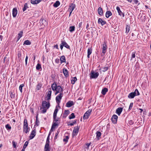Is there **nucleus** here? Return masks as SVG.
<instances>
[{
    "label": "nucleus",
    "mask_w": 151,
    "mask_h": 151,
    "mask_svg": "<svg viewBox=\"0 0 151 151\" xmlns=\"http://www.w3.org/2000/svg\"><path fill=\"white\" fill-rule=\"evenodd\" d=\"M75 8V5L73 3L71 4L69 6V7L68 9V11L69 12H72L73 10Z\"/></svg>",
    "instance_id": "obj_11"
},
{
    "label": "nucleus",
    "mask_w": 151,
    "mask_h": 151,
    "mask_svg": "<svg viewBox=\"0 0 151 151\" xmlns=\"http://www.w3.org/2000/svg\"><path fill=\"white\" fill-rule=\"evenodd\" d=\"M75 117L74 114L73 113H72L69 116V118L70 119L74 118Z\"/></svg>",
    "instance_id": "obj_42"
},
{
    "label": "nucleus",
    "mask_w": 151,
    "mask_h": 151,
    "mask_svg": "<svg viewBox=\"0 0 151 151\" xmlns=\"http://www.w3.org/2000/svg\"><path fill=\"white\" fill-rule=\"evenodd\" d=\"M74 105V102L72 101H69L66 104V106L70 107Z\"/></svg>",
    "instance_id": "obj_16"
},
{
    "label": "nucleus",
    "mask_w": 151,
    "mask_h": 151,
    "mask_svg": "<svg viewBox=\"0 0 151 151\" xmlns=\"http://www.w3.org/2000/svg\"><path fill=\"white\" fill-rule=\"evenodd\" d=\"M118 118L117 116L115 114L113 115L111 118V120L112 122L114 124L116 123Z\"/></svg>",
    "instance_id": "obj_12"
},
{
    "label": "nucleus",
    "mask_w": 151,
    "mask_h": 151,
    "mask_svg": "<svg viewBox=\"0 0 151 151\" xmlns=\"http://www.w3.org/2000/svg\"><path fill=\"white\" fill-rule=\"evenodd\" d=\"M135 52H132L131 58V60H132V59L133 58H134L135 57Z\"/></svg>",
    "instance_id": "obj_40"
},
{
    "label": "nucleus",
    "mask_w": 151,
    "mask_h": 151,
    "mask_svg": "<svg viewBox=\"0 0 151 151\" xmlns=\"http://www.w3.org/2000/svg\"><path fill=\"white\" fill-rule=\"evenodd\" d=\"M116 9L119 15L121 16H122V17H124V14L122 13L120 10V8L118 6L116 7Z\"/></svg>",
    "instance_id": "obj_13"
},
{
    "label": "nucleus",
    "mask_w": 151,
    "mask_h": 151,
    "mask_svg": "<svg viewBox=\"0 0 151 151\" xmlns=\"http://www.w3.org/2000/svg\"><path fill=\"white\" fill-rule=\"evenodd\" d=\"M28 143H29V142L28 141H26L25 142V143L24 145L23 148L25 149V148L28 145Z\"/></svg>",
    "instance_id": "obj_45"
},
{
    "label": "nucleus",
    "mask_w": 151,
    "mask_h": 151,
    "mask_svg": "<svg viewBox=\"0 0 151 151\" xmlns=\"http://www.w3.org/2000/svg\"><path fill=\"white\" fill-rule=\"evenodd\" d=\"M60 2L58 1H57L54 4L53 6L55 7H57L60 5Z\"/></svg>",
    "instance_id": "obj_32"
},
{
    "label": "nucleus",
    "mask_w": 151,
    "mask_h": 151,
    "mask_svg": "<svg viewBox=\"0 0 151 151\" xmlns=\"http://www.w3.org/2000/svg\"><path fill=\"white\" fill-rule=\"evenodd\" d=\"M76 123V121L75 120L72 123H71L69 124V125L70 126H73V125L74 124Z\"/></svg>",
    "instance_id": "obj_54"
},
{
    "label": "nucleus",
    "mask_w": 151,
    "mask_h": 151,
    "mask_svg": "<svg viewBox=\"0 0 151 151\" xmlns=\"http://www.w3.org/2000/svg\"><path fill=\"white\" fill-rule=\"evenodd\" d=\"M133 103H131L130 104V105L129 106V110H130L132 109V107L133 106Z\"/></svg>",
    "instance_id": "obj_52"
},
{
    "label": "nucleus",
    "mask_w": 151,
    "mask_h": 151,
    "mask_svg": "<svg viewBox=\"0 0 151 151\" xmlns=\"http://www.w3.org/2000/svg\"><path fill=\"white\" fill-rule=\"evenodd\" d=\"M79 127L78 126L75 127H74L73 132L72 134L73 137L76 136L78 132Z\"/></svg>",
    "instance_id": "obj_6"
},
{
    "label": "nucleus",
    "mask_w": 151,
    "mask_h": 151,
    "mask_svg": "<svg viewBox=\"0 0 151 151\" xmlns=\"http://www.w3.org/2000/svg\"><path fill=\"white\" fill-rule=\"evenodd\" d=\"M17 56L19 61H21L23 60V58L22 57V53L21 51H19L17 54Z\"/></svg>",
    "instance_id": "obj_14"
},
{
    "label": "nucleus",
    "mask_w": 151,
    "mask_h": 151,
    "mask_svg": "<svg viewBox=\"0 0 151 151\" xmlns=\"http://www.w3.org/2000/svg\"><path fill=\"white\" fill-rule=\"evenodd\" d=\"M69 139V137L68 136L65 137V138L63 139V141L66 142H67Z\"/></svg>",
    "instance_id": "obj_51"
},
{
    "label": "nucleus",
    "mask_w": 151,
    "mask_h": 151,
    "mask_svg": "<svg viewBox=\"0 0 151 151\" xmlns=\"http://www.w3.org/2000/svg\"><path fill=\"white\" fill-rule=\"evenodd\" d=\"M55 48L57 49H58V45H56L54 46Z\"/></svg>",
    "instance_id": "obj_63"
},
{
    "label": "nucleus",
    "mask_w": 151,
    "mask_h": 151,
    "mask_svg": "<svg viewBox=\"0 0 151 151\" xmlns=\"http://www.w3.org/2000/svg\"><path fill=\"white\" fill-rule=\"evenodd\" d=\"M59 59H57L55 60V62L57 63H58L59 62Z\"/></svg>",
    "instance_id": "obj_61"
},
{
    "label": "nucleus",
    "mask_w": 151,
    "mask_h": 151,
    "mask_svg": "<svg viewBox=\"0 0 151 151\" xmlns=\"http://www.w3.org/2000/svg\"><path fill=\"white\" fill-rule=\"evenodd\" d=\"M108 68L107 66L104 67L103 68H102V71L103 72H105L106 70H108Z\"/></svg>",
    "instance_id": "obj_49"
},
{
    "label": "nucleus",
    "mask_w": 151,
    "mask_h": 151,
    "mask_svg": "<svg viewBox=\"0 0 151 151\" xmlns=\"http://www.w3.org/2000/svg\"><path fill=\"white\" fill-rule=\"evenodd\" d=\"M82 24V22H81L80 23H79L78 25V27L79 28V29H81V26Z\"/></svg>",
    "instance_id": "obj_53"
},
{
    "label": "nucleus",
    "mask_w": 151,
    "mask_h": 151,
    "mask_svg": "<svg viewBox=\"0 0 151 151\" xmlns=\"http://www.w3.org/2000/svg\"><path fill=\"white\" fill-rule=\"evenodd\" d=\"M99 75V73L98 72L95 73L93 71L91 72V73L90 77L91 78H96Z\"/></svg>",
    "instance_id": "obj_8"
},
{
    "label": "nucleus",
    "mask_w": 151,
    "mask_h": 151,
    "mask_svg": "<svg viewBox=\"0 0 151 151\" xmlns=\"http://www.w3.org/2000/svg\"><path fill=\"white\" fill-rule=\"evenodd\" d=\"M63 45H62V44L61 43L60 45V48L61 50H62L63 47Z\"/></svg>",
    "instance_id": "obj_62"
},
{
    "label": "nucleus",
    "mask_w": 151,
    "mask_h": 151,
    "mask_svg": "<svg viewBox=\"0 0 151 151\" xmlns=\"http://www.w3.org/2000/svg\"><path fill=\"white\" fill-rule=\"evenodd\" d=\"M41 68V67L40 64L39 63H38L36 67V69L37 70H39Z\"/></svg>",
    "instance_id": "obj_46"
},
{
    "label": "nucleus",
    "mask_w": 151,
    "mask_h": 151,
    "mask_svg": "<svg viewBox=\"0 0 151 151\" xmlns=\"http://www.w3.org/2000/svg\"><path fill=\"white\" fill-rule=\"evenodd\" d=\"M17 14V10L16 8H14L12 10V15L14 17H16Z\"/></svg>",
    "instance_id": "obj_18"
},
{
    "label": "nucleus",
    "mask_w": 151,
    "mask_h": 151,
    "mask_svg": "<svg viewBox=\"0 0 151 151\" xmlns=\"http://www.w3.org/2000/svg\"><path fill=\"white\" fill-rule=\"evenodd\" d=\"M111 12L110 11H107L106 13V18H109L110 16L112 15Z\"/></svg>",
    "instance_id": "obj_29"
},
{
    "label": "nucleus",
    "mask_w": 151,
    "mask_h": 151,
    "mask_svg": "<svg viewBox=\"0 0 151 151\" xmlns=\"http://www.w3.org/2000/svg\"><path fill=\"white\" fill-rule=\"evenodd\" d=\"M98 23L99 24H101L103 26L106 24V22L105 21L103 20L102 19L99 18L98 20Z\"/></svg>",
    "instance_id": "obj_15"
},
{
    "label": "nucleus",
    "mask_w": 151,
    "mask_h": 151,
    "mask_svg": "<svg viewBox=\"0 0 151 151\" xmlns=\"http://www.w3.org/2000/svg\"><path fill=\"white\" fill-rule=\"evenodd\" d=\"M92 50L90 48H89L88 49V55L87 57L89 58L90 57V55L92 53Z\"/></svg>",
    "instance_id": "obj_30"
},
{
    "label": "nucleus",
    "mask_w": 151,
    "mask_h": 151,
    "mask_svg": "<svg viewBox=\"0 0 151 151\" xmlns=\"http://www.w3.org/2000/svg\"><path fill=\"white\" fill-rule=\"evenodd\" d=\"M99 14L100 16H102L103 14V10L101 7L99 8L98 10Z\"/></svg>",
    "instance_id": "obj_27"
},
{
    "label": "nucleus",
    "mask_w": 151,
    "mask_h": 151,
    "mask_svg": "<svg viewBox=\"0 0 151 151\" xmlns=\"http://www.w3.org/2000/svg\"><path fill=\"white\" fill-rule=\"evenodd\" d=\"M47 144H49V136L48 137L46 141V143Z\"/></svg>",
    "instance_id": "obj_57"
},
{
    "label": "nucleus",
    "mask_w": 151,
    "mask_h": 151,
    "mask_svg": "<svg viewBox=\"0 0 151 151\" xmlns=\"http://www.w3.org/2000/svg\"><path fill=\"white\" fill-rule=\"evenodd\" d=\"M61 43L64 46L67 48H69L70 46L68 45L66 42L64 41H61Z\"/></svg>",
    "instance_id": "obj_24"
},
{
    "label": "nucleus",
    "mask_w": 151,
    "mask_h": 151,
    "mask_svg": "<svg viewBox=\"0 0 151 151\" xmlns=\"http://www.w3.org/2000/svg\"><path fill=\"white\" fill-rule=\"evenodd\" d=\"M108 89L107 88H104L103 89H102L101 93L103 95H105L106 93L108 91Z\"/></svg>",
    "instance_id": "obj_26"
},
{
    "label": "nucleus",
    "mask_w": 151,
    "mask_h": 151,
    "mask_svg": "<svg viewBox=\"0 0 151 151\" xmlns=\"http://www.w3.org/2000/svg\"><path fill=\"white\" fill-rule=\"evenodd\" d=\"M29 128L28 127L27 120L26 119H24V121L23 131L27 133L29 132Z\"/></svg>",
    "instance_id": "obj_3"
},
{
    "label": "nucleus",
    "mask_w": 151,
    "mask_h": 151,
    "mask_svg": "<svg viewBox=\"0 0 151 151\" xmlns=\"http://www.w3.org/2000/svg\"><path fill=\"white\" fill-rule=\"evenodd\" d=\"M52 91L51 89L48 91L46 98L47 100H49L51 99Z\"/></svg>",
    "instance_id": "obj_17"
},
{
    "label": "nucleus",
    "mask_w": 151,
    "mask_h": 151,
    "mask_svg": "<svg viewBox=\"0 0 151 151\" xmlns=\"http://www.w3.org/2000/svg\"><path fill=\"white\" fill-rule=\"evenodd\" d=\"M75 27L74 26H70L69 27V31L70 32H73L75 30Z\"/></svg>",
    "instance_id": "obj_38"
},
{
    "label": "nucleus",
    "mask_w": 151,
    "mask_h": 151,
    "mask_svg": "<svg viewBox=\"0 0 151 151\" xmlns=\"http://www.w3.org/2000/svg\"><path fill=\"white\" fill-rule=\"evenodd\" d=\"M139 110L140 111V113H142V111H143V110L141 109H139Z\"/></svg>",
    "instance_id": "obj_64"
},
{
    "label": "nucleus",
    "mask_w": 151,
    "mask_h": 151,
    "mask_svg": "<svg viewBox=\"0 0 151 151\" xmlns=\"http://www.w3.org/2000/svg\"><path fill=\"white\" fill-rule=\"evenodd\" d=\"M63 93H60L56 97V102L57 104H59V103L60 102V101L63 96Z\"/></svg>",
    "instance_id": "obj_7"
},
{
    "label": "nucleus",
    "mask_w": 151,
    "mask_h": 151,
    "mask_svg": "<svg viewBox=\"0 0 151 151\" xmlns=\"http://www.w3.org/2000/svg\"><path fill=\"white\" fill-rule=\"evenodd\" d=\"M123 109L121 107L118 108L116 111V113L119 115L122 111Z\"/></svg>",
    "instance_id": "obj_21"
},
{
    "label": "nucleus",
    "mask_w": 151,
    "mask_h": 151,
    "mask_svg": "<svg viewBox=\"0 0 151 151\" xmlns=\"http://www.w3.org/2000/svg\"><path fill=\"white\" fill-rule=\"evenodd\" d=\"M69 113V111L68 110H65L63 114V115L65 116H66Z\"/></svg>",
    "instance_id": "obj_36"
},
{
    "label": "nucleus",
    "mask_w": 151,
    "mask_h": 151,
    "mask_svg": "<svg viewBox=\"0 0 151 151\" xmlns=\"http://www.w3.org/2000/svg\"><path fill=\"white\" fill-rule=\"evenodd\" d=\"M5 127L6 129L9 130H10L11 129V127L9 124L6 125Z\"/></svg>",
    "instance_id": "obj_50"
},
{
    "label": "nucleus",
    "mask_w": 151,
    "mask_h": 151,
    "mask_svg": "<svg viewBox=\"0 0 151 151\" xmlns=\"http://www.w3.org/2000/svg\"><path fill=\"white\" fill-rule=\"evenodd\" d=\"M23 32L22 31H21L18 34V36L17 37L18 40H19L21 37L22 36Z\"/></svg>",
    "instance_id": "obj_34"
},
{
    "label": "nucleus",
    "mask_w": 151,
    "mask_h": 151,
    "mask_svg": "<svg viewBox=\"0 0 151 151\" xmlns=\"http://www.w3.org/2000/svg\"><path fill=\"white\" fill-rule=\"evenodd\" d=\"M92 111V109H89L86 111L83 116V119H88Z\"/></svg>",
    "instance_id": "obj_5"
},
{
    "label": "nucleus",
    "mask_w": 151,
    "mask_h": 151,
    "mask_svg": "<svg viewBox=\"0 0 151 151\" xmlns=\"http://www.w3.org/2000/svg\"><path fill=\"white\" fill-rule=\"evenodd\" d=\"M49 146V144L46 143L45 147V151H50Z\"/></svg>",
    "instance_id": "obj_31"
},
{
    "label": "nucleus",
    "mask_w": 151,
    "mask_h": 151,
    "mask_svg": "<svg viewBox=\"0 0 151 151\" xmlns=\"http://www.w3.org/2000/svg\"><path fill=\"white\" fill-rule=\"evenodd\" d=\"M59 133V132L58 131H57V132L56 133H55V138H57V137L58 134Z\"/></svg>",
    "instance_id": "obj_58"
},
{
    "label": "nucleus",
    "mask_w": 151,
    "mask_h": 151,
    "mask_svg": "<svg viewBox=\"0 0 151 151\" xmlns=\"http://www.w3.org/2000/svg\"><path fill=\"white\" fill-rule=\"evenodd\" d=\"M107 49V47L106 43L105 42H104V43L102 45V53L104 55L106 52Z\"/></svg>",
    "instance_id": "obj_9"
},
{
    "label": "nucleus",
    "mask_w": 151,
    "mask_h": 151,
    "mask_svg": "<svg viewBox=\"0 0 151 151\" xmlns=\"http://www.w3.org/2000/svg\"><path fill=\"white\" fill-rule=\"evenodd\" d=\"M96 137L97 139L98 140H99V138L100 137L101 135V133L100 132L97 131L96 133Z\"/></svg>",
    "instance_id": "obj_33"
},
{
    "label": "nucleus",
    "mask_w": 151,
    "mask_h": 151,
    "mask_svg": "<svg viewBox=\"0 0 151 151\" xmlns=\"http://www.w3.org/2000/svg\"><path fill=\"white\" fill-rule=\"evenodd\" d=\"M41 84L40 83H38L37 86V90H40L41 88Z\"/></svg>",
    "instance_id": "obj_48"
},
{
    "label": "nucleus",
    "mask_w": 151,
    "mask_h": 151,
    "mask_svg": "<svg viewBox=\"0 0 151 151\" xmlns=\"http://www.w3.org/2000/svg\"><path fill=\"white\" fill-rule=\"evenodd\" d=\"M40 23L41 25L45 26L47 24V22L46 20L44 19H41L40 20Z\"/></svg>",
    "instance_id": "obj_19"
},
{
    "label": "nucleus",
    "mask_w": 151,
    "mask_h": 151,
    "mask_svg": "<svg viewBox=\"0 0 151 151\" xmlns=\"http://www.w3.org/2000/svg\"><path fill=\"white\" fill-rule=\"evenodd\" d=\"M63 72L64 74L65 77H67L68 76L69 74L67 70L65 68H63Z\"/></svg>",
    "instance_id": "obj_22"
},
{
    "label": "nucleus",
    "mask_w": 151,
    "mask_h": 151,
    "mask_svg": "<svg viewBox=\"0 0 151 151\" xmlns=\"http://www.w3.org/2000/svg\"><path fill=\"white\" fill-rule=\"evenodd\" d=\"M31 44V42L28 40H25L24 42V45H29Z\"/></svg>",
    "instance_id": "obj_37"
},
{
    "label": "nucleus",
    "mask_w": 151,
    "mask_h": 151,
    "mask_svg": "<svg viewBox=\"0 0 151 151\" xmlns=\"http://www.w3.org/2000/svg\"><path fill=\"white\" fill-rule=\"evenodd\" d=\"M59 124V123L58 122H54L52 125L50 131V132H51L52 131H53L55 129V128L56 127L58 126Z\"/></svg>",
    "instance_id": "obj_10"
},
{
    "label": "nucleus",
    "mask_w": 151,
    "mask_h": 151,
    "mask_svg": "<svg viewBox=\"0 0 151 151\" xmlns=\"http://www.w3.org/2000/svg\"><path fill=\"white\" fill-rule=\"evenodd\" d=\"M58 110L57 108V106L56 107L55 109L54 110L53 113V119L54 122L55 121L56 122L59 121V118L58 117H57V114L58 111Z\"/></svg>",
    "instance_id": "obj_4"
},
{
    "label": "nucleus",
    "mask_w": 151,
    "mask_h": 151,
    "mask_svg": "<svg viewBox=\"0 0 151 151\" xmlns=\"http://www.w3.org/2000/svg\"><path fill=\"white\" fill-rule=\"evenodd\" d=\"M28 58V57L27 56L26 57V58H25V64H26V65H27V61Z\"/></svg>",
    "instance_id": "obj_59"
},
{
    "label": "nucleus",
    "mask_w": 151,
    "mask_h": 151,
    "mask_svg": "<svg viewBox=\"0 0 151 151\" xmlns=\"http://www.w3.org/2000/svg\"><path fill=\"white\" fill-rule=\"evenodd\" d=\"M133 2L135 4H137L138 2L137 0H132Z\"/></svg>",
    "instance_id": "obj_55"
},
{
    "label": "nucleus",
    "mask_w": 151,
    "mask_h": 151,
    "mask_svg": "<svg viewBox=\"0 0 151 151\" xmlns=\"http://www.w3.org/2000/svg\"><path fill=\"white\" fill-rule=\"evenodd\" d=\"M36 132V130L35 129H34L32 132L30 136V137L31 139H33L35 136Z\"/></svg>",
    "instance_id": "obj_20"
},
{
    "label": "nucleus",
    "mask_w": 151,
    "mask_h": 151,
    "mask_svg": "<svg viewBox=\"0 0 151 151\" xmlns=\"http://www.w3.org/2000/svg\"><path fill=\"white\" fill-rule=\"evenodd\" d=\"M12 145L13 147L14 148H15L16 147V145L17 143L15 141H12Z\"/></svg>",
    "instance_id": "obj_47"
},
{
    "label": "nucleus",
    "mask_w": 151,
    "mask_h": 151,
    "mask_svg": "<svg viewBox=\"0 0 151 151\" xmlns=\"http://www.w3.org/2000/svg\"><path fill=\"white\" fill-rule=\"evenodd\" d=\"M136 96L139 95V93L137 89H136L134 92Z\"/></svg>",
    "instance_id": "obj_44"
},
{
    "label": "nucleus",
    "mask_w": 151,
    "mask_h": 151,
    "mask_svg": "<svg viewBox=\"0 0 151 151\" xmlns=\"http://www.w3.org/2000/svg\"><path fill=\"white\" fill-rule=\"evenodd\" d=\"M60 61L61 63H63L65 62V58L64 56L63 55L60 58Z\"/></svg>",
    "instance_id": "obj_28"
},
{
    "label": "nucleus",
    "mask_w": 151,
    "mask_h": 151,
    "mask_svg": "<svg viewBox=\"0 0 151 151\" xmlns=\"http://www.w3.org/2000/svg\"><path fill=\"white\" fill-rule=\"evenodd\" d=\"M27 8V3L25 4L24 7L22 9L23 11L24 12L25 11Z\"/></svg>",
    "instance_id": "obj_41"
},
{
    "label": "nucleus",
    "mask_w": 151,
    "mask_h": 151,
    "mask_svg": "<svg viewBox=\"0 0 151 151\" xmlns=\"http://www.w3.org/2000/svg\"><path fill=\"white\" fill-rule=\"evenodd\" d=\"M24 86L23 84H21L19 86V90L21 93H22V88Z\"/></svg>",
    "instance_id": "obj_43"
},
{
    "label": "nucleus",
    "mask_w": 151,
    "mask_h": 151,
    "mask_svg": "<svg viewBox=\"0 0 151 151\" xmlns=\"http://www.w3.org/2000/svg\"><path fill=\"white\" fill-rule=\"evenodd\" d=\"M10 96L12 98H14V95L12 93H11L10 95Z\"/></svg>",
    "instance_id": "obj_60"
},
{
    "label": "nucleus",
    "mask_w": 151,
    "mask_h": 151,
    "mask_svg": "<svg viewBox=\"0 0 151 151\" xmlns=\"http://www.w3.org/2000/svg\"><path fill=\"white\" fill-rule=\"evenodd\" d=\"M51 87L53 91H56L55 95H56L58 93H62L63 91V88L60 86H57L56 83H54L52 84Z\"/></svg>",
    "instance_id": "obj_1"
},
{
    "label": "nucleus",
    "mask_w": 151,
    "mask_h": 151,
    "mask_svg": "<svg viewBox=\"0 0 151 151\" xmlns=\"http://www.w3.org/2000/svg\"><path fill=\"white\" fill-rule=\"evenodd\" d=\"M130 30V26L127 25L126 28V33H128Z\"/></svg>",
    "instance_id": "obj_39"
},
{
    "label": "nucleus",
    "mask_w": 151,
    "mask_h": 151,
    "mask_svg": "<svg viewBox=\"0 0 151 151\" xmlns=\"http://www.w3.org/2000/svg\"><path fill=\"white\" fill-rule=\"evenodd\" d=\"M134 122L132 120H130L129 122V123L130 125H132L133 124Z\"/></svg>",
    "instance_id": "obj_56"
},
{
    "label": "nucleus",
    "mask_w": 151,
    "mask_h": 151,
    "mask_svg": "<svg viewBox=\"0 0 151 151\" xmlns=\"http://www.w3.org/2000/svg\"><path fill=\"white\" fill-rule=\"evenodd\" d=\"M136 95L134 92H132L130 93L128 96V97L130 99L133 98Z\"/></svg>",
    "instance_id": "obj_25"
},
{
    "label": "nucleus",
    "mask_w": 151,
    "mask_h": 151,
    "mask_svg": "<svg viewBox=\"0 0 151 151\" xmlns=\"http://www.w3.org/2000/svg\"><path fill=\"white\" fill-rule=\"evenodd\" d=\"M42 0H31V3L32 4H37L40 3Z\"/></svg>",
    "instance_id": "obj_23"
},
{
    "label": "nucleus",
    "mask_w": 151,
    "mask_h": 151,
    "mask_svg": "<svg viewBox=\"0 0 151 151\" xmlns=\"http://www.w3.org/2000/svg\"><path fill=\"white\" fill-rule=\"evenodd\" d=\"M42 107L41 109L42 110L41 112L43 113H44L46 112L47 110L50 107V103L47 102L46 101H43L42 103Z\"/></svg>",
    "instance_id": "obj_2"
},
{
    "label": "nucleus",
    "mask_w": 151,
    "mask_h": 151,
    "mask_svg": "<svg viewBox=\"0 0 151 151\" xmlns=\"http://www.w3.org/2000/svg\"><path fill=\"white\" fill-rule=\"evenodd\" d=\"M77 79L76 77H74L72 78V79L71 80V83L72 84H74L76 81H77Z\"/></svg>",
    "instance_id": "obj_35"
}]
</instances>
